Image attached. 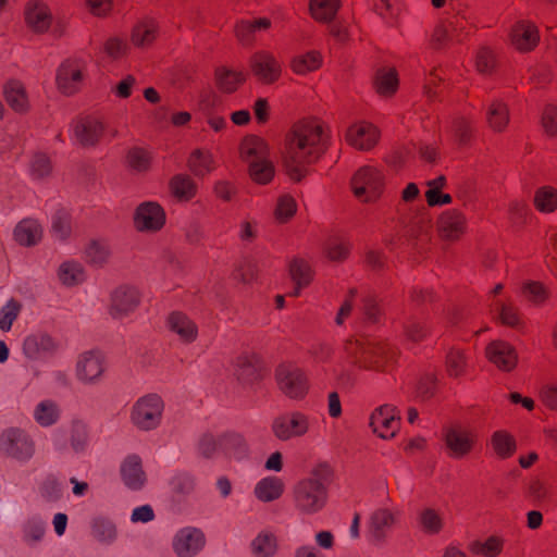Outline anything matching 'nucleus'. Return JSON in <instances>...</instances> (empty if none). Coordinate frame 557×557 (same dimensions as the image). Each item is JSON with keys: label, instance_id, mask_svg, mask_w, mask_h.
I'll return each mask as SVG.
<instances>
[{"label": "nucleus", "instance_id": "nucleus-1", "mask_svg": "<svg viewBox=\"0 0 557 557\" xmlns=\"http://www.w3.org/2000/svg\"><path fill=\"white\" fill-rule=\"evenodd\" d=\"M329 131L318 121H308L297 127L286 137L282 150V162L287 175L294 181H300L307 165L319 158L329 146Z\"/></svg>", "mask_w": 557, "mask_h": 557}, {"label": "nucleus", "instance_id": "nucleus-2", "mask_svg": "<svg viewBox=\"0 0 557 557\" xmlns=\"http://www.w3.org/2000/svg\"><path fill=\"white\" fill-rule=\"evenodd\" d=\"M331 474L332 470L327 463H318L309 476L301 478L292 486L290 497L297 513L313 516L326 507L329 490L324 479Z\"/></svg>", "mask_w": 557, "mask_h": 557}, {"label": "nucleus", "instance_id": "nucleus-3", "mask_svg": "<svg viewBox=\"0 0 557 557\" xmlns=\"http://www.w3.org/2000/svg\"><path fill=\"white\" fill-rule=\"evenodd\" d=\"M240 158L247 165L250 178L258 184H268L275 174L268 144L260 137L250 135L239 147Z\"/></svg>", "mask_w": 557, "mask_h": 557}, {"label": "nucleus", "instance_id": "nucleus-4", "mask_svg": "<svg viewBox=\"0 0 557 557\" xmlns=\"http://www.w3.org/2000/svg\"><path fill=\"white\" fill-rule=\"evenodd\" d=\"M345 349L356 362L376 368L393 362L398 354L396 348L370 335L349 341Z\"/></svg>", "mask_w": 557, "mask_h": 557}, {"label": "nucleus", "instance_id": "nucleus-5", "mask_svg": "<svg viewBox=\"0 0 557 557\" xmlns=\"http://www.w3.org/2000/svg\"><path fill=\"white\" fill-rule=\"evenodd\" d=\"M442 441L449 459L463 460L474 451L479 435L475 430L456 422L443 428Z\"/></svg>", "mask_w": 557, "mask_h": 557}, {"label": "nucleus", "instance_id": "nucleus-6", "mask_svg": "<svg viewBox=\"0 0 557 557\" xmlns=\"http://www.w3.org/2000/svg\"><path fill=\"white\" fill-rule=\"evenodd\" d=\"M311 429V419L301 411H292L273 419L271 431L282 442L306 436Z\"/></svg>", "mask_w": 557, "mask_h": 557}, {"label": "nucleus", "instance_id": "nucleus-7", "mask_svg": "<svg viewBox=\"0 0 557 557\" xmlns=\"http://www.w3.org/2000/svg\"><path fill=\"white\" fill-rule=\"evenodd\" d=\"M383 186L382 172L370 165L359 169L351 180L355 196L363 202L376 200L382 195Z\"/></svg>", "mask_w": 557, "mask_h": 557}, {"label": "nucleus", "instance_id": "nucleus-8", "mask_svg": "<svg viewBox=\"0 0 557 557\" xmlns=\"http://www.w3.org/2000/svg\"><path fill=\"white\" fill-rule=\"evenodd\" d=\"M163 407V401L158 395L144 396L133 407L132 421L140 430H152L161 421Z\"/></svg>", "mask_w": 557, "mask_h": 557}, {"label": "nucleus", "instance_id": "nucleus-9", "mask_svg": "<svg viewBox=\"0 0 557 557\" xmlns=\"http://www.w3.org/2000/svg\"><path fill=\"white\" fill-rule=\"evenodd\" d=\"M0 451L17 460H27L35 453L32 438L22 430L11 428L0 435Z\"/></svg>", "mask_w": 557, "mask_h": 557}, {"label": "nucleus", "instance_id": "nucleus-10", "mask_svg": "<svg viewBox=\"0 0 557 557\" xmlns=\"http://www.w3.org/2000/svg\"><path fill=\"white\" fill-rule=\"evenodd\" d=\"M76 377L83 382L108 380L104 356L99 349L82 352L76 360Z\"/></svg>", "mask_w": 557, "mask_h": 557}, {"label": "nucleus", "instance_id": "nucleus-11", "mask_svg": "<svg viewBox=\"0 0 557 557\" xmlns=\"http://www.w3.org/2000/svg\"><path fill=\"white\" fill-rule=\"evenodd\" d=\"M59 344L50 334L38 331L27 335L23 342L24 356L34 361H45L58 350Z\"/></svg>", "mask_w": 557, "mask_h": 557}, {"label": "nucleus", "instance_id": "nucleus-12", "mask_svg": "<svg viewBox=\"0 0 557 557\" xmlns=\"http://www.w3.org/2000/svg\"><path fill=\"white\" fill-rule=\"evenodd\" d=\"M370 426L381 438H393L400 429L397 409L392 405L380 406L370 417Z\"/></svg>", "mask_w": 557, "mask_h": 557}, {"label": "nucleus", "instance_id": "nucleus-13", "mask_svg": "<svg viewBox=\"0 0 557 557\" xmlns=\"http://www.w3.org/2000/svg\"><path fill=\"white\" fill-rule=\"evenodd\" d=\"M165 211L156 201L140 203L134 214L135 227L140 232H158L165 224Z\"/></svg>", "mask_w": 557, "mask_h": 557}, {"label": "nucleus", "instance_id": "nucleus-14", "mask_svg": "<svg viewBox=\"0 0 557 557\" xmlns=\"http://www.w3.org/2000/svg\"><path fill=\"white\" fill-rule=\"evenodd\" d=\"M252 73L263 83L275 82L282 72V65L275 55L269 51L255 52L249 60Z\"/></svg>", "mask_w": 557, "mask_h": 557}, {"label": "nucleus", "instance_id": "nucleus-15", "mask_svg": "<svg viewBox=\"0 0 557 557\" xmlns=\"http://www.w3.org/2000/svg\"><path fill=\"white\" fill-rule=\"evenodd\" d=\"M379 137V129L368 122H356L345 133L348 144L359 150L371 149L376 145Z\"/></svg>", "mask_w": 557, "mask_h": 557}, {"label": "nucleus", "instance_id": "nucleus-16", "mask_svg": "<svg viewBox=\"0 0 557 557\" xmlns=\"http://www.w3.org/2000/svg\"><path fill=\"white\" fill-rule=\"evenodd\" d=\"M398 511L379 508L370 517L369 531L375 543H384L397 523Z\"/></svg>", "mask_w": 557, "mask_h": 557}, {"label": "nucleus", "instance_id": "nucleus-17", "mask_svg": "<svg viewBox=\"0 0 557 557\" xmlns=\"http://www.w3.org/2000/svg\"><path fill=\"white\" fill-rule=\"evenodd\" d=\"M83 81V63L78 60L65 61L57 73V85L64 95L76 92Z\"/></svg>", "mask_w": 557, "mask_h": 557}, {"label": "nucleus", "instance_id": "nucleus-18", "mask_svg": "<svg viewBox=\"0 0 557 557\" xmlns=\"http://www.w3.org/2000/svg\"><path fill=\"white\" fill-rule=\"evenodd\" d=\"M139 302L138 290L133 286H120L111 296L110 313L121 319L132 312Z\"/></svg>", "mask_w": 557, "mask_h": 557}, {"label": "nucleus", "instance_id": "nucleus-19", "mask_svg": "<svg viewBox=\"0 0 557 557\" xmlns=\"http://www.w3.org/2000/svg\"><path fill=\"white\" fill-rule=\"evenodd\" d=\"M203 533L195 528L182 529L175 536L173 547L180 557H189L205 546Z\"/></svg>", "mask_w": 557, "mask_h": 557}, {"label": "nucleus", "instance_id": "nucleus-20", "mask_svg": "<svg viewBox=\"0 0 557 557\" xmlns=\"http://www.w3.org/2000/svg\"><path fill=\"white\" fill-rule=\"evenodd\" d=\"M509 36L511 44L522 52L532 50L540 40L537 27L524 20L517 21L512 25Z\"/></svg>", "mask_w": 557, "mask_h": 557}, {"label": "nucleus", "instance_id": "nucleus-21", "mask_svg": "<svg viewBox=\"0 0 557 557\" xmlns=\"http://www.w3.org/2000/svg\"><path fill=\"white\" fill-rule=\"evenodd\" d=\"M486 357L498 369L512 370L518 361L516 349L504 341H493L485 349Z\"/></svg>", "mask_w": 557, "mask_h": 557}, {"label": "nucleus", "instance_id": "nucleus-22", "mask_svg": "<svg viewBox=\"0 0 557 557\" xmlns=\"http://www.w3.org/2000/svg\"><path fill=\"white\" fill-rule=\"evenodd\" d=\"M120 472L124 484L133 491L143 488L147 481L141 458L137 455L127 456L121 465Z\"/></svg>", "mask_w": 557, "mask_h": 557}, {"label": "nucleus", "instance_id": "nucleus-23", "mask_svg": "<svg viewBox=\"0 0 557 557\" xmlns=\"http://www.w3.org/2000/svg\"><path fill=\"white\" fill-rule=\"evenodd\" d=\"M103 132V124L94 117L78 120L71 128L72 137L83 146L95 145Z\"/></svg>", "mask_w": 557, "mask_h": 557}, {"label": "nucleus", "instance_id": "nucleus-24", "mask_svg": "<svg viewBox=\"0 0 557 557\" xmlns=\"http://www.w3.org/2000/svg\"><path fill=\"white\" fill-rule=\"evenodd\" d=\"M503 289V285L498 284L495 286L493 294L496 296ZM491 312L502 323L508 326H518L520 323V315L516 306L510 301H504L496 297L493 298L491 305Z\"/></svg>", "mask_w": 557, "mask_h": 557}, {"label": "nucleus", "instance_id": "nucleus-25", "mask_svg": "<svg viewBox=\"0 0 557 557\" xmlns=\"http://www.w3.org/2000/svg\"><path fill=\"white\" fill-rule=\"evenodd\" d=\"M285 491L284 481L275 475H268L261 479L253 488L257 499L262 503H271L280 499Z\"/></svg>", "mask_w": 557, "mask_h": 557}, {"label": "nucleus", "instance_id": "nucleus-26", "mask_svg": "<svg viewBox=\"0 0 557 557\" xmlns=\"http://www.w3.org/2000/svg\"><path fill=\"white\" fill-rule=\"evenodd\" d=\"M27 25L37 33L46 32L51 25V14L48 8L39 2L32 1L25 10Z\"/></svg>", "mask_w": 557, "mask_h": 557}, {"label": "nucleus", "instance_id": "nucleus-27", "mask_svg": "<svg viewBox=\"0 0 557 557\" xmlns=\"http://www.w3.org/2000/svg\"><path fill=\"white\" fill-rule=\"evenodd\" d=\"M490 445L493 453L499 459H508L517 450V442L512 434L507 430H497L490 437Z\"/></svg>", "mask_w": 557, "mask_h": 557}, {"label": "nucleus", "instance_id": "nucleus-28", "mask_svg": "<svg viewBox=\"0 0 557 557\" xmlns=\"http://www.w3.org/2000/svg\"><path fill=\"white\" fill-rule=\"evenodd\" d=\"M486 121L492 129L502 132L509 121V112L506 103L499 99H490L484 104Z\"/></svg>", "mask_w": 557, "mask_h": 557}, {"label": "nucleus", "instance_id": "nucleus-29", "mask_svg": "<svg viewBox=\"0 0 557 557\" xmlns=\"http://www.w3.org/2000/svg\"><path fill=\"white\" fill-rule=\"evenodd\" d=\"M58 280L63 286L72 287L82 284L86 278L83 264L76 260H65L58 269Z\"/></svg>", "mask_w": 557, "mask_h": 557}, {"label": "nucleus", "instance_id": "nucleus-30", "mask_svg": "<svg viewBox=\"0 0 557 557\" xmlns=\"http://www.w3.org/2000/svg\"><path fill=\"white\" fill-rule=\"evenodd\" d=\"M465 224V218L460 212L448 210L442 214L438 221V228L443 237L455 239L463 233Z\"/></svg>", "mask_w": 557, "mask_h": 557}, {"label": "nucleus", "instance_id": "nucleus-31", "mask_svg": "<svg viewBox=\"0 0 557 557\" xmlns=\"http://www.w3.org/2000/svg\"><path fill=\"white\" fill-rule=\"evenodd\" d=\"M41 236V225L32 219L21 221L14 230V237L16 242L24 246L36 245L40 240Z\"/></svg>", "mask_w": 557, "mask_h": 557}, {"label": "nucleus", "instance_id": "nucleus-32", "mask_svg": "<svg viewBox=\"0 0 557 557\" xmlns=\"http://www.w3.org/2000/svg\"><path fill=\"white\" fill-rule=\"evenodd\" d=\"M168 325L171 331L175 332L185 342H191L197 336L195 323L181 312L171 313L168 319Z\"/></svg>", "mask_w": 557, "mask_h": 557}, {"label": "nucleus", "instance_id": "nucleus-33", "mask_svg": "<svg viewBox=\"0 0 557 557\" xmlns=\"http://www.w3.org/2000/svg\"><path fill=\"white\" fill-rule=\"evenodd\" d=\"M419 529L429 535L438 534L444 528V520L441 512L434 508H423L417 517Z\"/></svg>", "mask_w": 557, "mask_h": 557}, {"label": "nucleus", "instance_id": "nucleus-34", "mask_svg": "<svg viewBox=\"0 0 557 557\" xmlns=\"http://www.w3.org/2000/svg\"><path fill=\"white\" fill-rule=\"evenodd\" d=\"M374 86L379 95L392 96L398 88V76L394 69H379L374 76Z\"/></svg>", "mask_w": 557, "mask_h": 557}, {"label": "nucleus", "instance_id": "nucleus-35", "mask_svg": "<svg viewBox=\"0 0 557 557\" xmlns=\"http://www.w3.org/2000/svg\"><path fill=\"white\" fill-rule=\"evenodd\" d=\"M188 166L196 176L202 177L213 171L215 161L210 151L197 149L191 152Z\"/></svg>", "mask_w": 557, "mask_h": 557}, {"label": "nucleus", "instance_id": "nucleus-36", "mask_svg": "<svg viewBox=\"0 0 557 557\" xmlns=\"http://www.w3.org/2000/svg\"><path fill=\"white\" fill-rule=\"evenodd\" d=\"M289 275L295 284L292 295L298 296L300 289L310 283L312 271L304 260L295 259L289 264Z\"/></svg>", "mask_w": 557, "mask_h": 557}, {"label": "nucleus", "instance_id": "nucleus-37", "mask_svg": "<svg viewBox=\"0 0 557 557\" xmlns=\"http://www.w3.org/2000/svg\"><path fill=\"white\" fill-rule=\"evenodd\" d=\"M277 549V541L273 533L263 531L251 542V552L256 557H270Z\"/></svg>", "mask_w": 557, "mask_h": 557}, {"label": "nucleus", "instance_id": "nucleus-38", "mask_svg": "<svg viewBox=\"0 0 557 557\" xmlns=\"http://www.w3.org/2000/svg\"><path fill=\"white\" fill-rule=\"evenodd\" d=\"M170 188L175 198L181 201L191 199L197 190L195 182L187 175L177 174L170 183Z\"/></svg>", "mask_w": 557, "mask_h": 557}, {"label": "nucleus", "instance_id": "nucleus-39", "mask_svg": "<svg viewBox=\"0 0 557 557\" xmlns=\"http://www.w3.org/2000/svg\"><path fill=\"white\" fill-rule=\"evenodd\" d=\"M322 58L317 51H309L295 55L290 61V66L296 74L304 75L320 67Z\"/></svg>", "mask_w": 557, "mask_h": 557}, {"label": "nucleus", "instance_id": "nucleus-40", "mask_svg": "<svg viewBox=\"0 0 557 557\" xmlns=\"http://www.w3.org/2000/svg\"><path fill=\"white\" fill-rule=\"evenodd\" d=\"M3 94L9 106L15 111H24L27 106V97L21 83L9 82L3 89Z\"/></svg>", "mask_w": 557, "mask_h": 557}, {"label": "nucleus", "instance_id": "nucleus-41", "mask_svg": "<svg viewBox=\"0 0 557 557\" xmlns=\"http://www.w3.org/2000/svg\"><path fill=\"white\" fill-rule=\"evenodd\" d=\"M219 447L226 455L234 458H240L247 454V444L239 434H226L219 438Z\"/></svg>", "mask_w": 557, "mask_h": 557}, {"label": "nucleus", "instance_id": "nucleus-42", "mask_svg": "<svg viewBox=\"0 0 557 557\" xmlns=\"http://www.w3.org/2000/svg\"><path fill=\"white\" fill-rule=\"evenodd\" d=\"M505 540L502 536L491 535L483 542H474L471 550L484 557H497L502 554Z\"/></svg>", "mask_w": 557, "mask_h": 557}, {"label": "nucleus", "instance_id": "nucleus-43", "mask_svg": "<svg viewBox=\"0 0 557 557\" xmlns=\"http://www.w3.org/2000/svg\"><path fill=\"white\" fill-rule=\"evenodd\" d=\"M34 418L41 426H50L59 420L60 410L53 401L44 400L37 405Z\"/></svg>", "mask_w": 557, "mask_h": 557}, {"label": "nucleus", "instance_id": "nucleus-44", "mask_svg": "<svg viewBox=\"0 0 557 557\" xmlns=\"http://www.w3.org/2000/svg\"><path fill=\"white\" fill-rule=\"evenodd\" d=\"M339 7L338 0H311L310 11L314 18L321 22H331Z\"/></svg>", "mask_w": 557, "mask_h": 557}, {"label": "nucleus", "instance_id": "nucleus-45", "mask_svg": "<svg viewBox=\"0 0 557 557\" xmlns=\"http://www.w3.org/2000/svg\"><path fill=\"white\" fill-rule=\"evenodd\" d=\"M271 25V21L267 17L258 18L253 22L243 21L236 26V35L243 44H250L256 30L267 29Z\"/></svg>", "mask_w": 557, "mask_h": 557}, {"label": "nucleus", "instance_id": "nucleus-46", "mask_svg": "<svg viewBox=\"0 0 557 557\" xmlns=\"http://www.w3.org/2000/svg\"><path fill=\"white\" fill-rule=\"evenodd\" d=\"M69 441L75 453H82L88 445V430L84 422L75 420L69 430Z\"/></svg>", "mask_w": 557, "mask_h": 557}, {"label": "nucleus", "instance_id": "nucleus-47", "mask_svg": "<svg viewBox=\"0 0 557 557\" xmlns=\"http://www.w3.org/2000/svg\"><path fill=\"white\" fill-rule=\"evenodd\" d=\"M157 26L152 20L144 21L134 27L132 40L137 47L150 45L156 38Z\"/></svg>", "mask_w": 557, "mask_h": 557}, {"label": "nucleus", "instance_id": "nucleus-48", "mask_svg": "<svg viewBox=\"0 0 557 557\" xmlns=\"http://www.w3.org/2000/svg\"><path fill=\"white\" fill-rule=\"evenodd\" d=\"M22 311V304L14 298L9 299L0 308V330L9 332L14 321L18 318Z\"/></svg>", "mask_w": 557, "mask_h": 557}, {"label": "nucleus", "instance_id": "nucleus-49", "mask_svg": "<svg viewBox=\"0 0 557 557\" xmlns=\"http://www.w3.org/2000/svg\"><path fill=\"white\" fill-rule=\"evenodd\" d=\"M150 153L139 147H133L127 150L126 163L135 172H146L150 168Z\"/></svg>", "mask_w": 557, "mask_h": 557}, {"label": "nucleus", "instance_id": "nucleus-50", "mask_svg": "<svg viewBox=\"0 0 557 557\" xmlns=\"http://www.w3.org/2000/svg\"><path fill=\"white\" fill-rule=\"evenodd\" d=\"M52 234L60 240L66 239L71 234L70 215L64 208H59L51 218Z\"/></svg>", "mask_w": 557, "mask_h": 557}, {"label": "nucleus", "instance_id": "nucleus-51", "mask_svg": "<svg viewBox=\"0 0 557 557\" xmlns=\"http://www.w3.org/2000/svg\"><path fill=\"white\" fill-rule=\"evenodd\" d=\"M372 4L386 23L393 24L397 20L400 12V3L397 0H372Z\"/></svg>", "mask_w": 557, "mask_h": 557}, {"label": "nucleus", "instance_id": "nucleus-52", "mask_svg": "<svg viewBox=\"0 0 557 557\" xmlns=\"http://www.w3.org/2000/svg\"><path fill=\"white\" fill-rule=\"evenodd\" d=\"M277 383H302L305 381L304 372L292 363H281L275 369Z\"/></svg>", "mask_w": 557, "mask_h": 557}, {"label": "nucleus", "instance_id": "nucleus-53", "mask_svg": "<svg viewBox=\"0 0 557 557\" xmlns=\"http://www.w3.org/2000/svg\"><path fill=\"white\" fill-rule=\"evenodd\" d=\"M85 256L90 263L101 265L109 257V248L106 243L92 239L85 248Z\"/></svg>", "mask_w": 557, "mask_h": 557}, {"label": "nucleus", "instance_id": "nucleus-54", "mask_svg": "<svg viewBox=\"0 0 557 557\" xmlns=\"http://www.w3.org/2000/svg\"><path fill=\"white\" fill-rule=\"evenodd\" d=\"M264 373L265 369L259 360L245 358L242 361V369L238 377L240 380L261 381L265 379Z\"/></svg>", "mask_w": 557, "mask_h": 557}, {"label": "nucleus", "instance_id": "nucleus-55", "mask_svg": "<svg viewBox=\"0 0 557 557\" xmlns=\"http://www.w3.org/2000/svg\"><path fill=\"white\" fill-rule=\"evenodd\" d=\"M49 158L42 152H35L29 162V171L35 180H42L51 173Z\"/></svg>", "mask_w": 557, "mask_h": 557}, {"label": "nucleus", "instance_id": "nucleus-56", "mask_svg": "<svg viewBox=\"0 0 557 557\" xmlns=\"http://www.w3.org/2000/svg\"><path fill=\"white\" fill-rule=\"evenodd\" d=\"M323 250L330 260L339 261L347 257L349 246L344 239L332 237L325 243Z\"/></svg>", "mask_w": 557, "mask_h": 557}, {"label": "nucleus", "instance_id": "nucleus-57", "mask_svg": "<svg viewBox=\"0 0 557 557\" xmlns=\"http://www.w3.org/2000/svg\"><path fill=\"white\" fill-rule=\"evenodd\" d=\"M244 81L240 73L230 71L227 69H219L216 71V82L219 87L226 92H231Z\"/></svg>", "mask_w": 557, "mask_h": 557}, {"label": "nucleus", "instance_id": "nucleus-58", "mask_svg": "<svg viewBox=\"0 0 557 557\" xmlns=\"http://www.w3.org/2000/svg\"><path fill=\"white\" fill-rule=\"evenodd\" d=\"M535 205L543 212H552L557 208V191L550 187H542L535 195Z\"/></svg>", "mask_w": 557, "mask_h": 557}, {"label": "nucleus", "instance_id": "nucleus-59", "mask_svg": "<svg viewBox=\"0 0 557 557\" xmlns=\"http://www.w3.org/2000/svg\"><path fill=\"white\" fill-rule=\"evenodd\" d=\"M92 535L99 542L110 544L116 537V529L113 523L98 519L92 524Z\"/></svg>", "mask_w": 557, "mask_h": 557}, {"label": "nucleus", "instance_id": "nucleus-60", "mask_svg": "<svg viewBox=\"0 0 557 557\" xmlns=\"http://www.w3.org/2000/svg\"><path fill=\"white\" fill-rule=\"evenodd\" d=\"M171 490L177 497L189 495L195 488V480L187 473L176 474L171 480Z\"/></svg>", "mask_w": 557, "mask_h": 557}, {"label": "nucleus", "instance_id": "nucleus-61", "mask_svg": "<svg viewBox=\"0 0 557 557\" xmlns=\"http://www.w3.org/2000/svg\"><path fill=\"white\" fill-rule=\"evenodd\" d=\"M521 293L524 297L534 304H541L547 297V290L545 287L542 284L533 281L523 282L521 285Z\"/></svg>", "mask_w": 557, "mask_h": 557}, {"label": "nucleus", "instance_id": "nucleus-62", "mask_svg": "<svg viewBox=\"0 0 557 557\" xmlns=\"http://www.w3.org/2000/svg\"><path fill=\"white\" fill-rule=\"evenodd\" d=\"M457 32V26L454 22L447 21L441 23L433 35V45L435 48L443 47L447 41L453 40L455 33Z\"/></svg>", "mask_w": 557, "mask_h": 557}, {"label": "nucleus", "instance_id": "nucleus-63", "mask_svg": "<svg viewBox=\"0 0 557 557\" xmlns=\"http://www.w3.org/2000/svg\"><path fill=\"white\" fill-rule=\"evenodd\" d=\"M296 201L289 195H282L277 200L275 216L280 222L290 219L296 212Z\"/></svg>", "mask_w": 557, "mask_h": 557}, {"label": "nucleus", "instance_id": "nucleus-64", "mask_svg": "<svg viewBox=\"0 0 557 557\" xmlns=\"http://www.w3.org/2000/svg\"><path fill=\"white\" fill-rule=\"evenodd\" d=\"M447 370L450 375L458 376L466 367V358L459 348H451L446 359Z\"/></svg>", "mask_w": 557, "mask_h": 557}]
</instances>
